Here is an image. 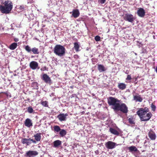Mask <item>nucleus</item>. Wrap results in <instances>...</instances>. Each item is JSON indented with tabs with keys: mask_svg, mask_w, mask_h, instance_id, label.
Returning <instances> with one entry per match:
<instances>
[{
	"mask_svg": "<svg viewBox=\"0 0 157 157\" xmlns=\"http://www.w3.org/2000/svg\"><path fill=\"white\" fill-rule=\"evenodd\" d=\"M79 14L78 10H73L72 15L74 18H76L79 16Z\"/></svg>",
	"mask_w": 157,
	"mask_h": 157,
	"instance_id": "20",
	"label": "nucleus"
},
{
	"mask_svg": "<svg viewBox=\"0 0 157 157\" xmlns=\"http://www.w3.org/2000/svg\"><path fill=\"white\" fill-rule=\"evenodd\" d=\"M42 78L46 83H49L51 82L50 78L47 74H44L43 75Z\"/></svg>",
	"mask_w": 157,
	"mask_h": 157,
	"instance_id": "13",
	"label": "nucleus"
},
{
	"mask_svg": "<svg viewBox=\"0 0 157 157\" xmlns=\"http://www.w3.org/2000/svg\"><path fill=\"white\" fill-rule=\"evenodd\" d=\"M98 69L100 72L105 71L107 69L105 67L101 64H98Z\"/></svg>",
	"mask_w": 157,
	"mask_h": 157,
	"instance_id": "18",
	"label": "nucleus"
},
{
	"mask_svg": "<svg viewBox=\"0 0 157 157\" xmlns=\"http://www.w3.org/2000/svg\"><path fill=\"white\" fill-rule=\"evenodd\" d=\"M137 114L139 115L142 121H148L152 116L150 113L148 112V108H145L144 109L141 108L137 112Z\"/></svg>",
	"mask_w": 157,
	"mask_h": 157,
	"instance_id": "1",
	"label": "nucleus"
},
{
	"mask_svg": "<svg viewBox=\"0 0 157 157\" xmlns=\"http://www.w3.org/2000/svg\"><path fill=\"white\" fill-rule=\"evenodd\" d=\"M94 39L96 41H99L100 40V37L98 36H95Z\"/></svg>",
	"mask_w": 157,
	"mask_h": 157,
	"instance_id": "34",
	"label": "nucleus"
},
{
	"mask_svg": "<svg viewBox=\"0 0 157 157\" xmlns=\"http://www.w3.org/2000/svg\"><path fill=\"white\" fill-rule=\"evenodd\" d=\"M126 85L123 83H118V88L121 90H123L126 88Z\"/></svg>",
	"mask_w": 157,
	"mask_h": 157,
	"instance_id": "23",
	"label": "nucleus"
},
{
	"mask_svg": "<svg viewBox=\"0 0 157 157\" xmlns=\"http://www.w3.org/2000/svg\"><path fill=\"white\" fill-rule=\"evenodd\" d=\"M117 145L116 143L111 141H109L105 144L106 147L108 149H113Z\"/></svg>",
	"mask_w": 157,
	"mask_h": 157,
	"instance_id": "7",
	"label": "nucleus"
},
{
	"mask_svg": "<svg viewBox=\"0 0 157 157\" xmlns=\"http://www.w3.org/2000/svg\"><path fill=\"white\" fill-rule=\"evenodd\" d=\"M38 154V152L36 151H27L25 155L26 157H31L32 156H36Z\"/></svg>",
	"mask_w": 157,
	"mask_h": 157,
	"instance_id": "10",
	"label": "nucleus"
},
{
	"mask_svg": "<svg viewBox=\"0 0 157 157\" xmlns=\"http://www.w3.org/2000/svg\"><path fill=\"white\" fill-rule=\"evenodd\" d=\"M62 144L61 141L59 140L55 141L53 142V147H57L61 145Z\"/></svg>",
	"mask_w": 157,
	"mask_h": 157,
	"instance_id": "21",
	"label": "nucleus"
},
{
	"mask_svg": "<svg viewBox=\"0 0 157 157\" xmlns=\"http://www.w3.org/2000/svg\"><path fill=\"white\" fill-rule=\"evenodd\" d=\"M131 79V78L130 75H128L126 80H130Z\"/></svg>",
	"mask_w": 157,
	"mask_h": 157,
	"instance_id": "37",
	"label": "nucleus"
},
{
	"mask_svg": "<svg viewBox=\"0 0 157 157\" xmlns=\"http://www.w3.org/2000/svg\"><path fill=\"white\" fill-rule=\"evenodd\" d=\"M148 135L149 138L152 140H155L156 138V135L155 132L151 130L148 133Z\"/></svg>",
	"mask_w": 157,
	"mask_h": 157,
	"instance_id": "14",
	"label": "nucleus"
},
{
	"mask_svg": "<svg viewBox=\"0 0 157 157\" xmlns=\"http://www.w3.org/2000/svg\"><path fill=\"white\" fill-rule=\"evenodd\" d=\"M31 139H27L24 138L22 139L21 141L23 144H26L27 145H29L31 144Z\"/></svg>",
	"mask_w": 157,
	"mask_h": 157,
	"instance_id": "15",
	"label": "nucleus"
},
{
	"mask_svg": "<svg viewBox=\"0 0 157 157\" xmlns=\"http://www.w3.org/2000/svg\"><path fill=\"white\" fill-rule=\"evenodd\" d=\"M19 9L20 10L23 11L24 10L25 6L23 5H21L19 7Z\"/></svg>",
	"mask_w": 157,
	"mask_h": 157,
	"instance_id": "35",
	"label": "nucleus"
},
{
	"mask_svg": "<svg viewBox=\"0 0 157 157\" xmlns=\"http://www.w3.org/2000/svg\"><path fill=\"white\" fill-rule=\"evenodd\" d=\"M31 50V52H33L34 54H38L39 53L38 49L36 47L32 48Z\"/></svg>",
	"mask_w": 157,
	"mask_h": 157,
	"instance_id": "25",
	"label": "nucleus"
},
{
	"mask_svg": "<svg viewBox=\"0 0 157 157\" xmlns=\"http://www.w3.org/2000/svg\"><path fill=\"white\" fill-rule=\"evenodd\" d=\"M128 122L131 124H135V119L132 117L129 118L128 119Z\"/></svg>",
	"mask_w": 157,
	"mask_h": 157,
	"instance_id": "27",
	"label": "nucleus"
},
{
	"mask_svg": "<svg viewBox=\"0 0 157 157\" xmlns=\"http://www.w3.org/2000/svg\"><path fill=\"white\" fill-rule=\"evenodd\" d=\"M137 78H135V81H136L137 80Z\"/></svg>",
	"mask_w": 157,
	"mask_h": 157,
	"instance_id": "43",
	"label": "nucleus"
},
{
	"mask_svg": "<svg viewBox=\"0 0 157 157\" xmlns=\"http://www.w3.org/2000/svg\"><path fill=\"white\" fill-rule=\"evenodd\" d=\"M68 116L67 113H61L57 117L61 121H66V117Z\"/></svg>",
	"mask_w": 157,
	"mask_h": 157,
	"instance_id": "11",
	"label": "nucleus"
},
{
	"mask_svg": "<svg viewBox=\"0 0 157 157\" xmlns=\"http://www.w3.org/2000/svg\"><path fill=\"white\" fill-rule=\"evenodd\" d=\"M13 8V3L9 0H6L0 5V10L2 13H9Z\"/></svg>",
	"mask_w": 157,
	"mask_h": 157,
	"instance_id": "2",
	"label": "nucleus"
},
{
	"mask_svg": "<svg viewBox=\"0 0 157 157\" xmlns=\"http://www.w3.org/2000/svg\"><path fill=\"white\" fill-rule=\"evenodd\" d=\"M124 19L127 21L131 23H133L135 18L131 14L126 13L124 16Z\"/></svg>",
	"mask_w": 157,
	"mask_h": 157,
	"instance_id": "5",
	"label": "nucleus"
},
{
	"mask_svg": "<svg viewBox=\"0 0 157 157\" xmlns=\"http://www.w3.org/2000/svg\"><path fill=\"white\" fill-rule=\"evenodd\" d=\"M24 124L25 126L28 128H30L33 125L32 120L29 118H27L25 120Z\"/></svg>",
	"mask_w": 157,
	"mask_h": 157,
	"instance_id": "12",
	"label": "nucleus"
},
{
	"mask_svg": "<svg viewBox=\"0 0 157 157\" xmlns=\"http://www.w3.org/2000/svg\"><path fill=\"white\" fill-rule=\"evenodd\" d=\"M128 149L129 150L130 152L133 153V152H136L138 151L137 148L134 146H132L127 147Z\"/></svg>",
	"mask_w": 157,
	"mask_h": 157,
	"instance_id": "17",
	"label": "nucleus"
},
{
	"mask_svg": "<svg viewBox=\"0 0 157 157\" xmlns=\"http://www.w3.org/2000/svg\"><path fill=\"white\" fill-rule=\"evenodd\" d=\"M109 131L112 134L117 136L119 135L120 134V132L112 128H110Z\"/></svg>",
	"mask_w": 157,
	"mask_h": 157,
	"instance_id": "19",
	"label": "nucleus"
},
{
	"mask_svg": "<svg viewBox=\"0 0 157 157\" xmlns=\"http://www.w3.org/2000/svg\"><path fill=\"white\" fill-rule=\"evenodd\" d=\"M54 130L55 132H58L61 130L60 127L58 125H55L54 127Z\"/></svg>",
	"mask_w": 157,
	"mask_h": 157,
	"instance_id": "30",
	"label": "nucleus"
},
{
	"mask_svg": "<svg viewBox=\"0 0 157 157\" xmlns=\"http://www.w3.org/2000/svg\"><path fill=\"white\" fill-rule=\"evenodd\" d=\"M67 134V132L64 129H61L60 131L59 134L61 136H65Z\"/></svg>",
	"mask_w": 157,
	"mask_h": 157,
	"instance_id": "29",
	"label": "nucleus"
},
{
	"mask_svg": "<svg viewBox=\"0 0 157 157\" xmlns=\"http://www.w3.org/2000/svg\"><path fill=\"white\" fill-rule=\"evenodd\" d=\"M99 2L101 4H103L105 3V0H99Z\"/></svg>",
	"mask_w": 157,
	"mask_h": 157,
	"instance_id": "38",
	"label": "nucleus"
},
{
	"mask_svg": "<svg viewBox=\"0 0 157 157\" xmlns=\"http://www.w3.org/2000/svg\"><path fill=\"white\" fill-rule=\"evenodd\" d=\"M17 46V44L13 43L9 47V48L11 50L15 49Z\"/></svg>",
	"mask_w": 157,
	"mask_h": 157,
	"instance_id": "24",
	"label": "nucleus"
},
{
	"mask_svg": "<svg viewBox=\"0 0 157 157\" xmlns=\"http://www.w3.org/2000/svg\"><path fill=\"white\" fill-rule=\"evenodd\" d=\"M27 111L29 113H34V110L33 109V108L31 106L29 107L27 109Z\"/></svg>",
	"mask_w": 157,
	"mask_h": 157,
	"instance_id": "32",
	"label": "nucleus"
},
{
	"mask_svg": "<svg viewBox=\"0 0 157 157\" xmlns=\"http://www.w3.org/2000/svg\"><path fill=\"white\" fill-rule=\"evenodd\" d=\"M80 47V45L78 43L75 42L74 43V48L76 52L79 51V48Z\"/></svg>",
	"mask_w": 157,
	"mask_h": 157,
	"instance_id": "26",
	"label": "nucleus"
},
{
	"mask_svg": "<svg viewBox=\"0 0 157 157\" xmlns=\"http://www.w3.org/2000/svg\"><path fill=\"white\" fill-rule=\"evenodd\" d=\"M14 40L15 42H17L19 41V39L17 38H14Z\"/></svg>",
	"mask_w": 157,
	"mask_h": 157,
	"instance_id": "40",
	"label": "nucleus"
},
{
	"mask_svg": "<svg viewBox=\"0 0 157 157\" xmlns=\"http://www.w3.org/2000/svg\"><path fill=\"white\" fill-rule=\"evenodd\" d=\"M24 48L27 52L30 53H31L32 48L29 45L25 46Z\"/></svg>",
	"mask_w": 157,
	"mask_h": 157,
	"instance_id": "28",
	"label": "nucleus"
},
{
	"mask_svg": "<svg viewBox=\"0 0 157 157\" xmlns=\"http://www.w3.org/2000/svg\"><path fill=\"white\" fill-rule=\"evenodd\" d=\"M145 11L144 9L141 8H138L137 11V13L138 16L141 17H144L145 15Z\"/></svg>",
	"mask_w": 157,
	"mask_h": 157,
	"instance_id": "9",
	"label": "nucleus"
},
{
	"mask_svg": "<svg viewBox=\"0 0 157 157\" xmlns=\"http://www.w3.org/2000/svg\"><path fill=\"white\" fill-rule=\"evenodd\" d=\"M151 107L153 111H155V108H156V106L154 105H153V104H152L151 105Z\"/></svg>",
	"mask_w": 157,
	"mask_h": 157,
	"instance_id": "36",
	"label": "nucleus"
},
{
	"mask_svg": "<svg viewBox=\"0 0 157 157\" xmlns=\"http://www.w3.org/2000/svg\"><path fill=\"white\" fill-rule=\"evenodd\" d=\"M29 66L30 68L33 70L39 69V67H38V63L35 61H32L30 63Z\"/></svg>",
	"mask_w": 157,
	"mask_h": 157,
	"instance_id": "8",
	"label": "nucleus"
},
{
	"mask_svg": "<svg viewBox=\"0 0 157 157\" xmlns=\"http://www.w3.org/2000/svg\"><path fill=\"white\" fill-rule=\"evenodd\" d=\"M133 100H135L136 102H141L142 101L143 99L141 97L140 95L137 94L136 95H133Z\"/></svg>",
	"mask_w": 157,
	"mask_h": 157,
	"instance_id": "16",
	"label": "nucleus"
},
{
	"mask_svg": "<svg viewBox=\"0 0 157 157\" xmlns=\"http://www.w3.org/2000/svg\"><path fill=\"white\" fill-rule=\"evenodd\" d=\"M65 47L61 45H56L53 50L54 53L57 56L59 57L64 56L65 53Z\"/></svg>",
	"mask_w": 157,
	"mask_h": 157,
	"instance_id": "3",
	"label": "nucleus"
},
{
	"mask_svg": "<svg viewBox=\"0 0 157 157\" xmlns=\"http://www.w3.org/2000/svg\"><path fill=\"white\" fill-rule=\"evenodd\" d=\"M120 110L124 113H127L128 112V107L124 103H122L121 105L119 104L118 108L116 110V111Z\"/></svg>",
	"mask_w": 157,
	"mask_h": 157,
	"instance_id": "6",
	"label": "nucleus"
},
{
	"mask_svg": "<svg viewBox=\"0 0 157 157\" xmlns=\"http://www.w3.org/2000/svg\"><path fill=\"white\" fill-rule=\"evenodd\" d=\"M98 152V151H95V153H97Z\"/></svg>",
	"mask_w": 157,
	"mask_h": 157,
	"instance_id": "44",
	"label": "nucleus"
},
{
	"mask_svg": "<svg viewBox=\"0 0 157 157\" xmlns=\"http://www.w3.org/2000/svg\"><path fill=\"white\" fill-rule=\"evenodd\" d=\"M108 103L110 105L112 106V108L115 111L118 108L120 104V101L117 98L110 97L108 99Z\"/></svg>",
	"mask_w": 157,
	"mask_h": 157,
	"instance_id": "4",
	"label": "nucleus"
},
{
	"mask_svg": "<svg viewBox=\"0 0 157 157\" xmlns=\"http://www.w3.org/2000/svg\"><path fill=\"white\" fill-rule=\"evenodd\" d=\"M41 104L44 106L45 107H48V102L46 101H42Z\"/></svg>",
	"mask_w": 157,
	"mask_h": 157,
	"instance_id": "33",
	"label": "nucleus"
},
{
	"mask_svg": "<svg viewBox=\"0 0 157 157\" xmlns=\"http://www.w3.org/2000/svg\"><path fill=\"white\" fill-rule=\"evenodd\" d=\"M41 134L40 133H37L34 135V137L36 141H39L40 140L41 137Z\"/></svg>",
	"mask_w": 157,
	"mask_h": 157,
	"instance_id": "22",
	"label": "nucleus"
},
{
	"mask_svg": "<svg viewBox=\"0 0 157 157\" xmlns=\"http://www.w3.org/2000/svg\"><path fill=\"white\" fill-rule=\"evenodd\" d=\"M155 71H156V73H157V66L156 67V68Z\"/></svg>",
	"mask_w": 157,
	"mask_h": 157,
	"instance_id": "41",
	"label": "nucleus"
},
{
	"mask_svg": "<svg viewBox=\"0 0 157 157\" xmlns=\"http://www.w3.org/2000/svg\"><path fill=\"white\" fill-rule=\"evenodd\" d=\"M126 73L127 74H128V71H126Z\"/></svg>",
	"mask_w": 157,
	"mask_h": 157,
	"instance_id": "42",
	"label": "nucleus"
},
{
	"mask_svg": "<svg viewBox=\"0 0 157 157\" xmlns=\"http://www.w3.org/2000/svg\"><path fill=\"white\" fill-rule=\"evenodd\" d=\"M32 86L35 89H38V83L36 82L33 83L32 84Z\"/></svg>",
	"mask_w": 157,
	"mask_h": 157,
	"instance_id": "31",
	"label": "nucleus"
},
{
	"mask_svg": "<svg viewBox=\"0 0 157 157\" xmlns=\"http://www.w3.org/2000/svg\"><path fill=\"white\" fill-rule=\"evenodd\" d=\"M32 142L33 143L36 144V140H33V139H31V144L32 143Z\"/></svg>",
	"mask_w": 157,
	"mask_h": 157,
	"instance_id": "39",
	"label": "nucleus"
}]
</instances>
